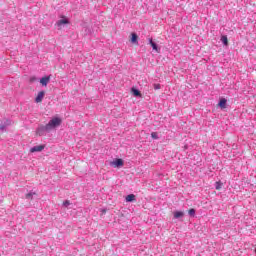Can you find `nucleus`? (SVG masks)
Masks as SVG:
<instances>
[{
  "label": "nucleus",
  "mask_w": 256,
  "mask_h": 256,
  "mask_svg": "<svg viewBox=\"0 0 256 256\" xmlns=\"http://www.w3.org/2000/svg\"><path fill=\"white\" fill-rule=\"evenodd\" d=\"M61 118H53L50 120L46 126H45V131H51V129H55V127H59L61 125Z\"/></svg>",
  "instance_id": "obj_1"
},
{
  "label": "nucleus",
  "mask_w": 256,
  "mask_h": 256,
  "mask_svg": "<svg viewBox=\"0 0 256 256\" xmlns=\"http://www.w3.org/2000/svg\"><path fill=\"white\" fill-rule=\"evenodd\" d=\"M45 149V145L34 146L30 149V153H41Z\"/></svg>",
  "instance_id": "obj_2"
},
{
  "label": "nucleus",
  "mask_w": 256,
  "mask_h": 256,
  "mask_svg": "<svg viewBox=\"0 0 256 256\" xmlns=\"http://www.w3.org/2000/svg\"><path fill=\"white\" fill-rule=\"evenodd\" d=\"M49 81H51V76H45V77H42L40 79V83L41 85H43L44 87H47V85L49 84Z\"/></svg>",
  "instance_id": "obj_3"
},
{
  "label": "nucleus",
  "mask_w": 256,
  "mask_h": 256,
  "mask_svg": "<svg viewBox=\"0 0 256 256\" xmlns=\"http://www.w3.org/2000/svg\"><path fill=\"white\" fill-rule=\"evenodd\" d=\"M62 25H69V20L65 16L57 22L58 27H61Z\"/></svg>",
  "instance_id": "obj_4"
},
{
  "label": "nucleus",
  "mask_w": 256,
  "mask_h": 256,
  "mask_svg": "<svg viewBox=\"0 0 256 256\" xmlns=\"http://www.w3.org/2000/svg\"><path fill=\"white\" fill-rule=\"evenodd\" d=\"M45 97V91H40L35 99L37 103H41Z\"/></svg>",
  "instance_id": "obj_5"
},
{
  "label": "nucleus",
  "mask_w": 256,
  "mask_h": 256,
  "mask_svg": "<svg viewBox=\"0 0 256 256\" xmlns=\"http://www.w3.org/2000/svg\"><path fill=\"white\" fill-rule=\"evenodd\" d=\"M138 39H139V36H137L136 33H131V38H130L131 43H133L134 45H137L139 43Z\"/></svg>",
  "instance_id": "obj_6"
},
{
  "label": "nucleus",
  "mask_w": 256,
  "mask_h": 256,
  "mask_svg": "<svg viewBox=\"0 0 256 256\" xmlns=\"http://www.w3.org/2000/svg\"><path fill=\"white\" fill-rule=\"evenodd\" d=\"M112 165L114 167H123L124 163H123V159H116L112 162Z\"/></svg>",
  "instance_id": "obj_7"
},
{
  "label": "nucleus",
  "mask_w": 256,
  "mask_h": 256,
  "mask_svg": "<svg viewBox=\"0 0 256 256\" xmlns=\"http://www.w3.org/2000/svg\"><path fill=\"white\" fill-rule=\"evenodd\" d=\"M218 105L221 109H227V99H221Z\"/></svg>",
  "instance_id": "obj_8"
},
{
  "label": "nucleus",
  "mask_w": 256,
  "mask_h": 256,
  "mask_svg": "<svg viewBox=\"0 0 256 256\" xmlns=\"http://www.w3.org/2000/svg\"><path fill=\"white\" fill-rule=\"evenodd\" d=\"M149 44L151 45V47H152V49H153L154 51H156L157 53H159V48L157 47V44H156L155 42H153V39H152V38L149 39Z\"/></svg>",
  "instance_id": "obj_9"
},
{
  "label": "nucleus",
  "mask_w": 256,
  "mask_h": 256,
  "mask_svg": "<svg viewBox=\"0 0 256 256\" xmlns=\"http://www.w3.org/2000/svg\"><path fill=\"white\" fill-rule=\"evenodd\" d=\"M133 201H135V195L134 194H129V195L126 196V202L127 203H131Z\"/></svg>",
  "instance_id": "obj_10"
},
{
  "label": "nucleus",
  "mask_w": 256,
  "mask_h": 256,
  "mask_svg": "<svg viewBox=\"0 0 256 256\" xmlns=\"http://www.w3.org/2000/svg\"><path fill=\"white\" fill-rule=\"evenodd\" d=\"M184 215H185V213H183L181 211L174 212L175 219H179V218L183 217Z\"/></svg>",
  "instance_id": "obj_11"
},
{
  "label": "nucleus",
  "mask_w": 256,
  "mask_h": 256,
  "mask_svg": "<svg viewBox=\"0 0 256 256\" xmlns=\"http://www.w3.org/2000/svg\"><path fill=\"white\" fill-rule=\"evenodd\" d=\"M132 93L134 97H141V92L135 88H132Z\"/></svg>",
  "instance_id": "obj_12"
},
{
  "label": "nucleus",
  "mask_w": 256,
  "mask_h": 256,
  "mask_svg": "<svg viewBox=\"0 0 256 256\" xmlns=\"http://www.w3.org/2000/svg\"><path fill=\"white\" fill-rule=\"evenodd\" d=\"M221 41L222 43H224V45H229V39L227 38V36H222Z\"/></svg>",
  "instance_id": "obj_13"
},
{
  "label": "nucleus",
  "mask_w": 256,
  "mask_h": 256,
  "mask_svg": "<svg viewBox=\"0 0 256 256\" xmlns=\"http://www.w3.org/2000/svg\"><path fill=\"white\" fill-rule=\"evenodd\" d=\"M188 215H190L191 217H195V209L191 208L190 210H188Z\"/></svg>",
  "instance_id": "obj_14"
},
{
  "label": "nucleus",
  "mask_w": 256,
  "mask_h": 256,
  "mask_svg": "<svg viewBox=\"0 0 256 256\" xmlns=\"http://www.w3.org/2000/svg\"><path fill=\"white\" fill-rule=\"evenodd\" d=\"M151 137H152V139H159V136L157 135V132H152Z\"/></svg>",
  "instance_id": "obj_15"
},
{
  "label": "nucleus",
  "mask_w": 256,
  "mask_h": 256,
  "mask_svg": "<svg viewBox=\"0 0 256 256\" xmlns=\"http://www.w3.org/2000/svg\"><path fill=\"white\" fill-rule=\"evenodd\" d=\"M153 87L157 91V90L161 89V84H154Z\"/></svg>",
  "instance_id": "obj_16"
},
{
  "label": "nucleus",
  "mask_w": 256,
  "mask_h": 256,
  "mask_svg": "<svg viewBox=\"0 0 256 256\" xmlns=\"http://www.w3.org/2000/svg\"><path fill=\"white\" fill-rule=\"evenodd\" d=\"M35 81H37V77L35 76L30 77V83H35Z\"/></svg>",
  "instance_id": "obj_17"
},
{
  "label": "nucleus",
  "mask_w": 256,
  "mask_h": 256,
  "mask_svg": "<svg viewBox=\"0 0 256 256\" xmlns=\"http://www.w3.org/2000/svg\"><path fill=\"white\" fill-rule=\"evenodd\" d=\"M63 205L65 207H69V205H71V202H69V200H66V201L63 202Z\"/></svg>",
  "instance_id": "obj_18"
},
{
  "label": "nucleus",
  "mask_w": 256,
  "mask_h": 256,
  "mask_svg": "<svg viewBox=\"0 0 256 256\" xmlns=\"http://www.w3.org/2000/svg\"><path fill=\"white\" fill-rule=\"evenodd\" d=\"M26 199H33V194L32 193L26 194Z\"/></svg>",
  "instance_id": "obj_19"
},
{
  "label": "nucleus",
  "mask_w": 256,
  "mask_h": 256,
  "mask_svg": "<svg viewBox=\"0 0 256 256\" xmlns=\"http://www.w3.org/2000/svg\"><path fill=\"white\" fill-rule=\"evenodd\" d=\"M216 189H217V191L221 190V184L219 182L216 183Z\"/></svg>",
  "instance_id": "obj_20"
},
{
  "label": "nucleus",
  "mask_w": 256,
  "mask_h": 256,
  "mask_svg": "<svg viewBox=\"0 0 256 256\" xmlns=\"http://www.w3.org/2000/svg\"><path fill=\"white\" fill-rule=\"evenodd\" d=\"M1 129H4V127L2 126Z\"/></svg>",
  "instance_id": "obj_21"
}]
</instances>
